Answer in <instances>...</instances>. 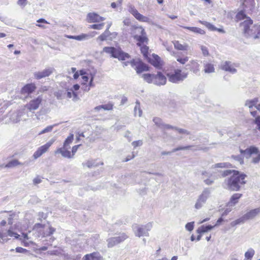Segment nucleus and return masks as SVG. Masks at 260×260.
<instances>
[{
  "instance_id": "1",
  "label": "nucleus",
  "mask_w": 260,
  "mask_h": 260,
  "mask_svg": "<svg viewBox=\"0 0 260 260\" xmlns=\"http://www.w3.org/2000/svg\"><path fill=\"white\" fill-rule=\"evenodd\" d=\"M236 18L238 21L243 20L240 23V26L245 37L252 38L254 39L258 38V36L255 35L258 29L257 26L253 24L252 20L249 17L247 16L244 11L239 12L236 15Z\"/></svg>"
},
{
  "instance_id": "2",
  "label": "nucleus",
  "mask_w": 260,
  "mask_h": 260,
  "mask_svg": "<svg viewBox=\"0 0 260 260\" xmlns=\"http://www.w3.org/2000/svg\"><path fill=\"white\" fill-rule=\"evenodd\" d=\"M246 175L238 171H233V174L224 180L223 186L224 188L232 191H238L246 183Z\"/></svg>"
},
{
  "instance_id": "3",
  "label": "nucleus",
  "mask_w": 260,
  "mask_h": 260,
  "mask_svg": "<svg viewBox=\"0 0 260 260\" xmlns=\"http://www.w3.org/2000/svg\"><path fill=\"white\" fill-rule=\"evenodd\" d=\"M103 51L110 54L111 57L118 58L119 60H124L126 58L129 57V54L124 52L120 48L105 47L103 49Z\"/></svg>"
},
{
  "instance_id": "4",
  "label": "nucleus",
  "mask_w": 260,
  "mask_h": 260,
  "mask_svg": "<svg viewBox=\"0 0 260 260\" xmlns=\"http://www.w3.org/2000/svg\"><path fill=\"white\" fill-rule=\"evenodd\" d=\"M152 228V223L149 222L145 225H135L133 228L135 234L136 236L140 237L141 236H149V232Z\"/></svg>"
},
{
  "instance_id": "5",
  "label": "nucleus",
  "mask_w": 260,
  "mask_h": 260,
  "mask_svg": "<svg viewBox=\"0 0 260 260\" xmlns=\"http://www.w3.org/2000/svg\"><path fill=\"white\" fill-rule=\"evenodd\" d=\"M211 193V188H205L202 193L199 196L195 204L194 207L197 209L201 208L206 203L207 199L210 197Z\"/></svg>"
},
{
  "instance_id": "6",
  "label": "nucleus",
  "mask_w": 260,
  "mask_h": 260,
  "mask_svg": "<svg viewBox=\"0 0 260 260\" xmlns=\"http://www.w3.org/2000/svg\"><path fill=\"white\" fill-rule=\"evenodd\" d=\"M167 76L169 81L174 83H178L185 79L187 76V74L182 72L180 69H177L174 71L173 73L168 74Z\"/></svg>"
},
{
  "instance_id": "7",
  "label": "nucleus",
  "mask_w": 260,
  "mask_h": 260,
  "mask_svg": "<svg viewBox=\"0 0 260 260\" xmlns=\"http://www.w3.org/2000/svg\"><path fill=\"white\" fill-rule=\"evenodd\" d=\"M130 63L131 66L135 69L137 74L149 71L148 67L140 59H134L131 61Z\"/></svg>"
},
{
  "instance_id": "8",
  "label": "nucleus",
  "mask_w": 260,
  "mask_h": 260,
  "mask_svg": "<svg viewBox=\"0 0 260 260\" xmlns=\"http://www.w3.org/2000/svg\"><path fill=\"white\" fill-rule=\"evenodd\" d=\"M28 115L25 108L13 113L10 116V119L13 123H17L21 120H25Z\"/></svg>"
},
{
  "instance_id": "9",
  "label": "nucleus",
  "mask_w": 260,
  "mask_h": 260,
  "mask_svg": "<svg viewBox=\"0 0 260 260\" xmlns=\"http://www.w3.org/2000/svg\"><path fill=\"white\" fill-rule=\"evenodd\" d=\"M55 141V140L54 139H51L45 144L39 147L33 154V157L34 159H36L38 158L44 153H46Z\"/></svg>"
},
{
  "instance_id": "10",
  "label": "nucleus",
  "mask_w": 260,
  "mask_h": 260,
  "mask_svg": "<svg viewBox=\"0 0 260 260\" xmlns=\"http://www.w3.org/2000/svg\"><path fill=\"white\" fill-rule=\"evenodd\" d=\"M258 102V98H255L251 100H248L245 103V106L249 108V112L253 117L256 116L257 114V110H254V108L256 109Z\"/></svg>"
},
{
  "instance_id": "11",
  "label": "nucleus",
  "mask_w": 260,
  "mask_h": 260,
  "mask_svg": "<svg viewBox=\"0 0 260 260\" xmlns=\"http://www.w3.org/2000/svg\"><path fill=\"white\" fill-rule=\"evenodd\" d=\"M54 70L53 67H47L43 71L35 72L34 73V77L36 79L40 80L49 76L53 73Z\"/></svg>"
},
{
  "instance_id": "12",
  "label": "nucleus",
  "mask_w": 260,
  "mask_h": 260,
  "mask_svg": "<svg viewBox=\"0 0 260 260\" xmlns=\"http://www.w3.org/2000/svg\"><path fill=\"white\" fill-rule=\"evenodd\" d=\"M42 100V96L40 95L37 98L31 100L25 106V107L30 111L36 110L39 108Z\"/></svg>"
},
{
  "instance_id": "13",
  "label": "nucleus",
  "mask_w": 260,
  "mask_h": 260,
  "mask_svg": "<svg viewBox=\"0 0 260 260\" xmlns=\"http://www.w3.org/2000/svg\"><path fill=\"white\" fill-rule=\"evenodd\" d=\"M127 236H126L125 234L122 233L118 237L109 238L107 240L108 246V247H113L115 245L123 241L124 240L127 238Z\"/></svg>"
},
{
  "instance_id": "14",
  "label": "nucleus",
  "mask_w": 260,
  "mask_h": 260,
  "mask_svg": "<svg viewBox=\"0 0 260 260\" xmlns=\"http://www.w3.org/2000/svg\"><path fill=\"white\" fill-rule=\"evenodd\" d=\"M129 12L136 18V19L140 21L144 22H148L149 21V18L143 16L139 13L137 10L135 9L134 6H131L129 7Z\"/></svg>"
},
{
  "instance_id": "15",
  "label": "nucleus",
  "mask_w": 260,
  "mask_h": 260,
  "mask_svg": "<svg viewBox=\"0 0 260 260\" xmlns=\"http://www.w3.org/2000/svg\"><path fill=\"white\" fill-rule=\"evenodd\" d=\"M167 78L160 72L154 74L153 84L157 86L164 85L166 84Z\"/></svg>"
},
{
  "instance_id": "16",
  "label": "nucleus",
  "mask_w": 260,
  "mask_h": 260,
  "mask_svg": "<svg viewBox=\"0 0 260 260\" xmlns=\"http://www.w3.org/2000/svg\"><path fill=\"white\" fill-rule=\"evenodd\" d=\"M69 149L70 148L68 147L62 146V147L58 148L55 151V154L60 153L62 156L64 158H73V155H72L71 151H69Z\"/></svg>"
},
{
  "instance_id": "17",
  "label": "nucleus",
  "mask_w": 260,
  "mask_h": 260,
  "mask_svg": "<svg viewBox=\"0 0 260 260\" xmlns=\"http://www.w3.org/2000/svg\"><path fill=\"white\" fill-rule=\"evenodd\" d=\"M88 21L90 23L100 22L105 20V18L95 13H89L87 14Z\"/></svg>"
},
{
  "instance_id": "18",
  "label": "nucleus",
  "mask_w": 260,
  "mask_h": 260,
  "mask_svg": "<svg viewBox=\"0 0 260 260\" xmlns=\"http://www.w3.org/2000/svg\"><path fill=\"white\" fill-rule=\"evenodd\" d=\"M221 69L231 74L237 72L235 66L230 61L224 62L221 66Z\"/></svg>"
},
{
  "instance_id": "19",
  "label": "nucleus",
  "mask_w": 260,
  "mask_h": 260,
  "mask_svg": "<svg viewBox=\"0 0 260 260\" xmlns=\"http://www.w3.org/2000/svg\"><path fill=\"white\" fill-rule=\"evenodd\" d=\"M134 38L138 42L137 45L138 46H141L145 43L147 44L148 41L146 32L142 35H134Z\"/></svg>"
},
{
  "instance_id": "20",
  "label": "nucleus",
  "mask_w": 260,
  "mask_h": 260,
  "mask_svg": "<svg viewBox=\"0 0 260 260\" xmlns=\"http://www.w3.org/2000/svg\"><path fill=\"white\" fill-rule=\"evenodd\" d=\"M36 88V86L35 84L30 83L27 84L24 86H23L21 90V92L23 94H28L31 93L33 92Z\"/></svg>"
},
{
  "instance_id": "21",
  "label": "nucleus",
  "mask_w": 260,
  "mask_h": 260,
  "mask_svg": "<svg viewBox=\"0 0 260 260\" xmlns=\"http://www.w3.org/2000/svg\"><path fill=\"white\" fill-rule=\"evenodd\" d=\"M260 213V208H257L254 209L250 210L249 212L245 214L243 216L245 221L249 219H252L254 218Z\"/></svg>"
},
{
  "instance_id": "22",
  "label": "nucleus",
  "mask_w": 260,
  "mask_h": 260,
  "mask_svg": "<svg viewBox=\"0 0 260 260\" xmlns=\"http://www.w3.org/2000/svg\"><path fill=\"white\" fill-rule=\"evenodd\" d=\"M187 66H189L190 70L195 74H197L200 71V64L197 60H191Z\"/></svg>"
},
{
  "instance_id": "23",
  "label": "nucleus",
  "mask_w": 260,
  "mask_h": 260,
  "mask_svg": "<svg viewBox=\"0 0 260 260\" xmlns=\"http://www.w3.org/2000/svg\"><path fill=\"white\" fill-rule=\"evenodd\" d=\"M173 43L175 48L178 50L187 51L189 49V45L187 43L181 44L178 41H174Z\"/></svg>"
},
{
  "instance_id": "24",
  "label": "nucleus",
  "mask_w": 260,
  "mask_h": 260,
  "mask_svg": "<svg viewBox=\"0 0 260 260\" xmlns=\"http://www.w3.org/2000/svg\"><path fill=\"white\" fill-rule=\"evenodd\" d=\"M83 260H104L100 254L96 252L86 254L83 258Z\"/></svg>"
},
{
  "instance_id": "25",
  "label": "nucleus",
  "mask_w": 260,
  "mask_h": 260,
  "mask_svg": "<svg viewBox=\"0 0 260 260\" xmlns=\"http://www.w3.org/2000/svg\"><path fill=\"white\" fill-rule=\"evenodd\" d=\"M55 231V229L49 225H45L44 227V231L41 233L42 237L49 236L52 235Z\"/></svg>"
},
{
  "instance_id": "26",
  "label": "nucleus",
  "mask_w": 260,
  "mask_h": 260,
  "mask_svg": "<svg viewBox=\"0 0 260 260\" xmlns=\"http://www.w3.org/2000/svg\"><path fill=\"white\" fill-rule=\"evenodd\" d=\"M242 196L241 193H234L231 198L230 201L229 202L230 206H234L238 203V200Z\"/></svg>"
},
{
  "instance_id": "27",
  "label": "nucleus",
  "mask_w": 260,
  "mask_h": 260,
  "mask_svg": "<svg viewBox=\"0 0 260 260\" xmlns=\"http://www.w3.org/2000/svg\"><path fill=\"white\" fill-rule=\"evenodd\" d=\"M183 27L196 34H199L201 35H204L205 34V32L204 30L197 27L183 26Z\"/></svg>"
},
{
  "instance_id": "28",
  "label": "nucleus",
  "mask_w": 260,
  "mask_h": 260,
  "mask_svg": "<svg viewBox=\"0 0 260 260\" xmlns=\"http://www.w3.org/2000/svg\"><path fill=\"white\" fill-rule=\"evenodd\" d=\"M214 228V226L208 225L207 226L202 225L201 226L199 227L198 230H197V232L198 234H203L204 233H206L210 230H211Z\"/></svg>"
},
{
  "instance_id": "29",
  "label": "nucleus",
  "mask_w": 260,
  "mask_h": 260,
  "mask_svg": "<svg viewBox=\"0 0 260 260\" xmlns=\"http://www.w3.org/2000/svg\"><path fill=\"white\" fill-rule=\"evenodd\" d=\"M94 32L90 34H82L78 36H75V40L78 41H82L89 39V38H92L94 36V35L92 34Z\"/></svg>"
},
{
  "instance_id": "30",
  "label": "nucleus",
  "mask_w": 260,
  "mask_h": 260,
  "mask_svg": "<svg viewBox=\"0 0 260 260\" xmlns=\"http://www.w3.org/2000/svg\"><path fill=\"white\" fill-rule=\"evenodd\" d=\"M204 71L205 73H214L215 72L214 65L210 63H205Z\"/></svg>"
},
{
  "instance_id": "31",
  "label": "nucleus",
  "mask_w": 260,
  "mask_h": 260,
  "mask_svg": "<svg viewBox=\"0 0 260 260\" xmlns=\"http://www.w3.org/2000/svg\"><path fill=\"white\" fill-rule=\"evenodd\" d=\"M154 74L149 73L144 74L142 75V77L144 80L148 83H153L154 81Z\"/></svg>"
},
{
  "instance_id": "32",
  "label": "nucleus",
  "mask_w": 260,
  "mask_h": 260,
  "mask_svg": "<svg viewBox=\"0 0 260 260\" xmlns=\"http://www.w3.org/2000/svg\"><path fill=\"white\" fill-rule=\"evenodd\" d=\"M18 165L22 166L23 165V164L19 161L17 159H13L10 161L7 165H6L5 167L10 168L15 167Z\"/></svg>"
},
{
  "instance_id": "33",
  "label": "nucleus",
  "mask_w": 260,
  "mask_h": 260,
  "mask_svg": "<svg viewBox=\"0 0 260 260\" xmlns=\"http://www.w3.org/2000/svg\"><path fill=\"white\" fill-rule=\"evenodd\" d=\"M45 226V225H43L40 223H37L35 225L34 227V231H36L38 233L37 236L38 237H40L41 236H42V235L41 234V233L43 232L44 231V227Z\"/></svg>"
},
{
  "instance_id": "34",
  "label": "nucleus",
  "mask_w": 260,
  "mask_h": 260,
  "mask_svg": "<svg viewBox=\"0 0 260 260\" xmlns=\"http://www.w3.org/2000/svg\"><path fill=\"white\" fill-rule=\"evenodd\" d=\"M67 94L69 98H71L73 96V100L75 102H76L79 100L77 93L75 92L72 89H68Z\"/></svg>"
},
{
  "instance_id": "35",
  "label": "nucleus",
  "mask_w": 260,
  "mask_h": 260,
  "mask_svg": "<svg viewBox=\"0 0 260 260\" xmlns=\"http://www.w3.org/2000/svg\"><path fill=\"white\" fill-rule=\"evenodd\" d=\"M110 34H111V32L109 30H105L103 33L98 37L97 39L101 41L107 40L109 39Z\"/></svg>"
},
{
  "instance_id": "36",
  "label": "nucleus",
  "mask_w": 260,
  "mask_h": 260,
  "mask_svg": "<svg viewBox=\"0 0 260 260\" xmlns=\"http://www.w3.org/2000/svg\"><path fill=\"white\" fill-rule=\"evenodd\" d=\"M134 114L135 116L138 115L139 117H141L142 115V111L140 108V104L138 101L136 102V105L134 108Z\"/></svg>"
},
{
  "instance_id": "37",
  "label": "nucleus",
  "mask_w": 260,
  "mask_h": 260,
  "mask_svg": "<svg viewBox=\"0 0 260 260\" xmlns=\"http://www.w3.org/2000/svg\"><path fill=\"white\" fill-rule=\"evenodd\" d=\"M152 56L153 60H152L151 63L155 67H159L161 65L160 58L156 54H153Z\"/></svg>"
},
{
  "instance_id": "38",
  "label": "nucleus",
  "mask_w": 260,
  "mask_h": 260,
  "mask_svg": "<svg viewBox=\"0 0 260 260\" xmlns=\"http://www.w3.org/2000/svg\"><path fill=\"white\" fill-rule=\"evenodd\" d=\"M73 140L74 135L73 134H70L64 141L63 146L70 148V144L73 142Z\"/></svg>"
},
{
  "instance_id": "39",
  "label": "nucleus",
  "mask_w": 260,
  "mask_h": 260,
  "mask_svg": "<svg viewBox=\"0 0 260 260\" xmlns=\"http://www.w3.org/2000/svg\"><path fill=\"white\" fill-rule=\"evenodd\" d=\"M133 36L134 35H142L145 33L144 29L141 26H135L133 28Z\"/></svg>"
},
{
  "instance_id": "40",
  "label": "nucleus",
  "mask_w": 260,
  "mask_h": 260,
  "mask_svg": "<svg viewBox=\"0 0 260 260\" xmlns=\"http://www.w3.org/2000/svg\"><path fill=\"white\" fill-rule=\"evenodd\" d=\"M4 234L6 235V238H8V237H14L16 239H18L20 236L17 233L12 231L10 229L8 230L6 232H4Z\"/></svg>"
},
{
  "instance_id": "41",
  "label": "nucleus",
  "mask_w": 260,
  "mask_h": 260,
  "mask_svg": "<svg viewBox=\"0 0 260 260\" xmlns=\"http://www.w3.org/2000/svg\"><path fill=\"white\" fill-rule=\"evenodd\" d=\"M199 22L202 24L203 25H205L206 27H207L209 30H216V27L214 26L213 24L211 23L204 21H201L199 20Z\"/></svg>"
},
{
  "instance_id": "42",
  "label": "nucleus",
  "mask_w": 260,
  "mask_h": 260,
  "mask_svg": "<svg viewBox=\"0 0 260 260\" xmlns=\"http://www.w3.org/2000/svg\"><path fill=\"white\" fill-rule=\"evenodd\" d=\"M245 221V220L244 218H243V216H242L241 217L235 220V221H232L231 223V225L232 226H236L238 224L243 223Z\"/></svg>"
},
{
  "instance_id": "43",
  "label": "nucleus",
  "mask_w": 260,
  "mask_h": 260,
  "mask_svg": "<svg viewBox=\"0 0 260 260\" xmlns=\"http://www.w3.org/2000/svg\"><path fill=\"white\" fill-rule=\"evenodd\" d=\"M141 48V53L143 54L145 57L148 56L149 48L145 45H142L140 46Z\"/></svg>"
},
{
  "instance_id": "44",
  "label": "nucleus",
  "mask_w": 260,
  "mask_h": 260,
  "mask_svg": "<svg viewBox=\"0 0 260 260\" xmlns=\"http://www.w3.org/2000/svg\"><path fill=\"white\" fill-rule=\"evenodd\" d=\"M153 121L158 127H159L160 128H162L164 125V123L162 122V120L160 118L158 117H154L153 119Z\"/></svg>"
},
{
  "instance_id": "45",
  "label": "nucleus",
  "mask_w": 260,
  "mask_h": 260,
  "mask_svg": "<svg viewBox=\"0 0 260 260\" xmlns=\"http://www.w3.org/2000/svg\"><path fill=\"white\" fill-rule=\"evenodd\" d=\"M254 254V250L252 248H250L245 252V256L246 258L250 259L252 257Z\"/></svg>"
},
{
  "instance_id": "46",
  "label": "nucleus",
  "mask_w": 260,
  "mask_h": 260,
  "mask_svg": "<svg viewBox=\"0 0 260 260\" xmlns=\"http://www.w3.org/2000/svg\"><path fill=\"white\" fill-rule=\"evenodd\" d=\"M104 24H105L104 23H100V24H94L90 25L89 28H92L94 29L101 30V29H103V28L104 26Z\"/></svg>"
},
{
  "instance_id": "47",
  "label": "nucleus",
  "mask_w": 260,
  "mask_h": 260,
  "mask_svg": "<svg viewBox=\"0 0 260 260\" xmlns=\"http://www.w3.org/2000/svg\"><path fill=\"white\" fill-rule=\"evenodd\" d=\"M200 48L202 51V53L204 56H208L209 55V50L207 47L200 45Z\"/></svg>"
},
{
  "instance_id": "48",
  "label": "nucleus",
  "mask_w": 260,
  "mask_h": 260,
  "mask_svg": "<svg viewBox=\"0 0 260 260\" xmlns=\"http://www.w3.org/2000/svg\"><path fill=\"white\" fill-rule=\"evenodd\" d=\"M229 166H230L229 163L220 162V163H217V164H215L213 166V167L214 168H228Z\"/></svg>"
},
{
  "instance_id": "49",
  "label": "nucleus",
  "mask_w": 260,
  "mask_h": 260,
  "mask_svg": "<svg viewBox=\"0 0 260 260\" xmlns=\"http://www.w3.org/2000/svg\"><path fill=\"white\" fill-rule=\"evenodd\" d=\"M53 127V125H49L47 126L45 128L41 131L39 133V135H41L42 134H44L45 133H47L48 132H50L52 131Z\"/></svg>"
},
{
  "instance_id": "50",
  "label": "nucleus",
  "mask_w": 260,
  "mask_h": 260,
  "mask_svg": "<svg viewBox=\"0 0 260 260\" xmlns=\"http://www.w3.org/2000/svg\"><path fill=\"white\" fill-rule=\"evenodd\" d=\"M232 157L235 160L239 162L240 164H243L244 163L243 157L242 155H232Z\"/></svg>"
},
{
  "instance_id": "51",
  "label": "nucleus",
  "mask_w": 260,
  "mask_h": 260,
  "mask_svg": "<svg viewBox=\"0 0 260 260\" xmlns=\"http://www.w3.org/2000/svg\"><path fill=\"white\" fill-rule=\"evenodd\" d=\"M192 147V146H190V145H188V146H180V147H177L176 148H174L172 150V152H176L177 151H179V150H188L191 147Z\"/></svg>"
},
{
  "instance_id": "52",
  "label": "nucleus",
  "mask_w": 260,
  "mask_h": 260,
  "mask_svg": "<svg viewBox=\"0 0 260 260\" xmlns=\"http://www.w3.org/2000/svg\"><path fill=\"white\" fill-rule=\"evenodd\" d=\"M111 108L112 106H109L108 105H101L95 107L94 110L96 111H99L102 109H104V110H109L111 109Z\"/></svg>"
},
{
  "instance_id": "53",
  "label": "nucleus",
  "mask_w": 260,
  "mask_h": 260,
  "mask_svg": "<svg viewBox=\"0 0 260 260\" xmlns=\"http://www.w3.org/2000/svg\"><path fill=\"white\" fill-rule=\"evenodd\" d=\"M255 119L253 121L254 124L257 126V129L260 131V115H256L254 117Z\"/></svg>"
},
{
  "instance_id": "54",
  "label": "nucleus",
  "mask_w": 260,
  "mask_h": 260,
  "mask_svg": "<svg viewBox=\"0 0 260 260\" xmlns=\"http://www.w3.org/2000/svg\"><path fill=\"white\" fill-rule=\"evenodd\" d=\"M193 228H194V222H188L185 225V228H186V230H187L188 231H192L193 229Z\"/></svg>"
},
{
  "instance_id": "55",
  "label": "nucleus",
  "mask_w": 260,
  "mask_h": 260,
  "mask_svg": "<svg viewBox=\"0 0 260 260\" xmlns=\"http://www.w3.org/2000/svg\"><path fill=\"white\" fill-rule=\"evenodd\" d=\"M188 57L186 56L184 58L178 57L177 58V60L181 64H184L188 60Z\"/></svg>"
},
{
  "instance_id": "56",
  "label": "nucleus",
  "mask_w": 260,
  "mask_h": 260,
  "mask_svg": "<svg viewBox=\"0 0 260 260\" xmlns=\"http://www.w3.org/2000/svg\"><path fill=\"white\" fill-rule=\"evenodd\" d=\"M143 144V142L142 140H138L136 141H134L132 142V145L134 146V148H136L138 146H141Z\"/></svg>"
},
{
  "instance_id": "57",
  "label": "nucleus",
  "mask_w": 260,
  "mask_h": 260,
  "mask_svg": "<svg viewBox=\"0 0 260 260\" xmlns=\"http://www.w3.org/2000/svg\"><path fill=\"white\" fill-rule=\"evenodd\" d=\"M27 0H18L17 2V4L23 8L24 7L27 5Z\"/></svg>"
},
{
  "instance_id": "58",
  "label": "nucleus",
  "mask_w": 260,
  "mask_h": 260,
  "mask_svg": "<svg viewBox=\"0 0 260 260\" xmlns=\"http://www.w3.org/2000/svg\"><path fill=\"white\" fill-rule=\"evenodd\" d=\"M80 145H75L72 147L71 154L73 155V157H74V155L75 154Z\"/></svg>"
},
{
  "instance_id": "59",
  "label": "nucleus",
  "mask_w": 260,
  "mask_h": 260,
  "mask_svg": "<svg viewBox=\"0 0 260 260\" xmlns=\"http://www.w3.org/2000/svg\"><path fill=\"white\" fill-rule=\"evenodd\" d=\"M175 129L178 132V133L180 134H185L186 135L189 134V132L184 129L179 128L176 127V128H175Z\"/></svg>"
},
{
  "instance_id": "60",
  "label": "nucleus",
  "mask_w": 260,
  "mask_h": 260,
  "mask_svg": "<svg viewBox=\"0 0 260 260\" xmlns=\"http://www.w3.org/2000/svg\"><path fill=\"white\" fill-rule=\"evenodd\" d=\"M16 251L18 253H25L27 251V250L26 249L20 247H18L16 248L15 249Z\"/></svg>"
},
{
  "instance_id": "61",
  "label": "nucleus",
  "mask_w": 260,
  "mask_h": 260,
  "mask_svg": "<svg viewBox=\"0 0 260 260\" xmlns=\"http://www.w3.org/2000/svg\"><path fill=\"white\" fill-rule=\"evenodd\" d=\"M175 128H176V127H174L171 125H169V124H164V125L162 127L161 129H170V128H171V129H175Z\"/></svg>"
},
{
  "instance_id": "62",
  "label": "nucleus",
  "mask_w": 260,
  "mask_h": 260,
  "mask_svg": "<svg viewBox=\"0 0 260 260\" xmlns=\"http://www.w3.org/2000/svg\"><path fill=\"white\" fill-rule=\"evenodd\" d=\"M233 171L234 170H225V171H223V172L222 173V175L223 176H228V175L231 174L232 173H233Z\"/></svg>"
},
{
  "instance_id": "63",
  "label": "nucleus",
  "mask_w": 260,
  "mask_h": 260,
  "mask_svg": "<svg viewBox=\"0 0 260 260\" xmlns=\"http://www.w3.org/2000/svg\"><path fill=\"white\" fill-rule=\"evenodd\" d=\"M48 252L50 255H58L60 253V252L57 250L49 251Z\"/></svg>"
},
{
  "instance_id": "64",
  "label": "nucleus",
  "mask_w": 260,
  "mask_h": 260,
  "mask_svg": "<svg viewBox=\"0 0 260 260\" xmlns=\"http://www.w3.org/2000/svg\"><path fill=\"white\" fill-rule=\"evenodd\" d=\"M41 181H42V180L39 177H36V178H34L33 180V183L35 184H39L41 182Z\"/></svg>"
}]
</instances>
